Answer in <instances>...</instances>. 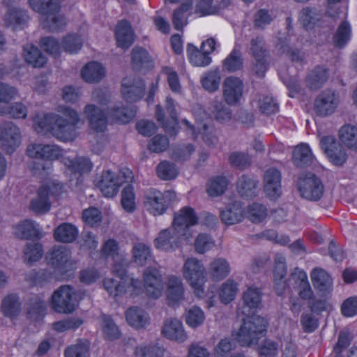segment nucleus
Segmentation results:
<instances>
[{
    "label": "nucleus",
    "mask_w": 357,
    "mask_h": 357,
    "mask_svg": "<svg viewBox=\"0 0 357 357\" xmlns=\"http://www.w3.org/2000/svg\"><path fill=\"white\" fill-rule=\"evenodd\" d=\"M40 47L47 54L56 58L61 54V45L56 38L47 36L40 39Z\"/></svg>",
    "instance_id": "nucleus-61"
},
{
    "label": "nucleus",
    "mask_w": 357,
    "mask_h": 357,
    "mask_svg": "<svg viewBox=\"0 0 357 357\" xmlns=\"http://www.w3.org/2000/svg\"><path fill=\"white\" fill-rule=\"evenodd\" d=\"M146 295L151 298H159L163 293L164 283L160 266L157 264L146 267L142 273V287Z\"/></svg>",
    "instance_id": "nucleus-8"
},
{
    "label": "nucleus",
    "mask_w": 357,
    "mask_h": 357,
    "mask_svg": "<svg viewBox=\"0 0 357 357\" xmlns=\"http://www.w3.org/2000/svg\"><path fill=\"white\" fill-rule=\"evenodd\" d=\"M230 271V264L223 257L214 258L208 266V273L214 280H223L229 275Z\"/></svg>",
    "instance_id": "nucleus-32"
},
{
    "label": "nucleus",
    "mask_w": 357,
    "mask_h": 357,
    "mask_svg": "<svg viewBox=\"0 0 357 357\" xmlns=\"http://www.w3.org/2000/svg\"><path fill=\"white\" fill-rule=\"evenodd\" d=\"M126 318L128 324L136 329L146 328L151 321L149 313L137 306L130 307L126 310Z\"/></svg>",
    "instance_id": "nucleus-28"
},
{
    "label": "nucleus",
    "mask_w": 357,
    "mask_h": 357,
    "mask_svg": "<svg viewBox=\"0 0 357 357\" xmlns=\"http://www.w3.org/2000/svg\"><path fill=\"white\" fill-rule=\"evenodd\" d=\"M132 66L136 70L151 68L153 67L152 60L148 52L143 47H135L132 50Z\"/></svg>",
    "instance_id": "nucleus-40"
},
{
    "label": "nucleus",
    "mask_w": 357,
    "mask_h": 357,
    "mask_svg": "<svg viewBox=\"0 0 357 357\" xmlns=\"http://www.w3.org/2000/svg\"><path fill=\"white\" fill-rule=\"evenodd\" d=\"M282 175L275 168L268 169L264 174V189L266 195L275 199L282 194Z\"/></svg>",
    "instance_id": "nucleus-20"
},
{
    "label": "nucleus",
    "mask_w": 357,
    "mask_h": 357,
    "mask_svg": "<svg viewBox=\"0 0 357 357\" xmlns=\"http://www.w3.org/2000/svg\"><path fill=\"white\" fill-rule=\"evenodd\" d=\"M181 236L174 230V227L162 230L154 240V245L156 249L172 252L180 246L179 239Z\"/></svg>",
    "instance_id": "nucleus-22"
},
{
    "label": "nucleus",
    "mask_w": 357,
    "mask_h": 357,
    "mask_svg": "<svg viewBox=\"0 0 357 357\" xmlns=\"http://www.w3.org/2000/svg\"><path fill=\"white\" fill-rule=\"evenodd\" d=\"M102 254L106 257H111L113 259L121 258L126 255L121 250L119 243L114 239H108L104 242L101 248Z\"/></svg>",
    "instance_id": "nucleus-62"
},
{
    "label": "nucleus",
    "mask_w": 357,
    "mask_h": 357,
    "mask_svg": "<svg viewBox=\"0 0 357 357\" xmlns=\"http://www.w3.org/2000/svg\"><path fill=\"white\" fill-rule=\"evenodd\" d=\"M109 115L122 123H128L135 115V111L132 109L122 107L121 105H116L109 111Z\"/></svg>",
    "instance_id": "nucleus-55"
},
{
    "label": "nucleus",
    "mask_w": 357,
    "mask_h": 357,
    "mask_svg": "<svg viewBox=\"0 0 357 357\" xmlns=\"http://www.w3.org/2000/svg\"><path fill=\"white\" fill-rule=\"evenodd\" d=\"M201 81L202 86L206 91L210 92L217 91L220 82V71L215 69L204 73L202 77Z\"/></svg>",
    "instance_id": "nucleus-53"
},
{
    "label": "nucleus",
    "mask_w": 357,
    "mask_h": 357,
    "mask_svg": "<svg viewBox=\"0 0 357 357\" xmlns=\"http://www.w3.org/2000/svg\"><path fill=\"white\" fill-rule=\"evenodd\" d=\"M182 122L186 126L188 134L191 135L193 138H197L200 135L206 145L215 146L217 144L218 137L212 125L206 122H197V127H195L187 119H183Z\"/></svg>",
    "instance_id": "nucleus-18"
},
{
    "label": "nucleus",
    "mask_w": 357,
    "mask_h": 357,
    "mask_svg": "<svg viewBox=\"0 0 357 357\" xmlns=\"http://www.w3.org/2000/svg\"><path fill=\"white\" fill-rule=\"evenodd\" d=\"M221 220L227 225H232L241 222L244 218V210L240 202H234L228 204L220 211Z\"/></svg>",
    "instance_id": "nucleus-29"
},
{
    "label": "nucleus",
    "mask_w": 357,
    "mask_h": 357,
    "mask_svg": "<svg viewBox=\"0 0 357 357\" xmlns=\"http://www.w3.org/2000/svg\"><path fill=\"white\" fill-rule=\"evenodd\" d=\"M77 301L73 288L63 285L55 290L52 296L51 305L59 313H71L76 307Z\"/></svg>",
    "instance_id": "nucleus-9"
},
{
    "label": "nucleus",
    "mask_w": 357,
    "mask_h": 357,
    "mask_svg": "<svg viewBox=\"0 0 357 357\" xmlns=\"http://www.w3.org/2000/svg\"><path fill=\"white\" fill-rule=\"evenodd\" d=\"M132 179L133 174L130 169H125L119 174L106 170L97 178L96 185L105 197H113L117 195L123 183H130Z\"/></svg>",
    "instance_id": "nucleus-5"
},
{
    "label": "nucleus",
    "mask_w": 357,
    "mask_h": 357,
    "mask_svg": "<svg viewBox=\"0 0 357 357\" xmlns=\"http://www.w3.org/2000/svg\"><path fill=\"white\" fill-rule=\"evenodd\" d=\"M83 41L81 37L77 34H68L63 37L62 47L64 51L68 54H76L82 48Z\"/></svg>",
    "instance_id": "nucleus-58"
},
{
    "label": "nucleus",
    "mask_w": 357,
    "mask_h": 357,
    "mask_svg": "<svg viewBox=\"0 0 357 357\" xmlns=\"http://www.w3.org/2000/svg\"><path fill=\"white\" fill-rule=\"evenodd\" d=\"M81 75L86 82L97 83L105 76V69L99 62H89L82 68Z\"/></svg>",
    "instance_id": "nucleus-31"
},
{
    "label": "nucleus",
    "mask_w": 357,
    "mask_h": 357,
    "mask_svg": "<svg viewBox=\"0 0 357 357\" xmlns=\"http://www.w3.org/2000/svg\"><path fill=\"white\" fill-rule=\"evenodd\" d=\"M165 107L169 114V119L167 120L165 119V115L162 111V107L158 105L156 106L157 120L163 127L165 132L172 133L176 130L178 121L176 105L172 98H166Z\"/></svg>",
    "instance_id": "nucleus-19"
},
{
    "label": "nucleus",
    "mask_w": 357,
    "mask_h": 357,
    "mask_svg": "<svg viewBox=\"0 0 357 357\" xmlns=\"http://www.w3.org/2000/svg\"><path fill=\"white\" fill-rule=\"evenodd\" d=\"M320 146L329 160L335 165H342L347 160V155L344 149L332 135L323 137Z\"/></svg>",
    "instance_id": "nucleus-14"
},
{
    "label": "nucleus",
    "mask_w": 357,
    "mask_h": 357,
    "mask_svg": "<svg viewBox=\"0 0 357 357\" xmlns=\"http://www.w3.org/2000/svg\"><path fill=\"white\" fill-rule=\"evenodd\" d=\"M121 206L128 213H132L136 209L135 194L133 187L130 185L126 186L121 192Z\"/></svg>",
    "instance_id": "nucleus-56"
},
{
    "label": "nucleus",
    "mask_w": 357,
    "mask_h": 357,
    "mask_svg": "<svg viewBox=\"0 0 357 357\" xmlns=\"http://www.w3.org/2000/svg\"><path fill=\"white\" fill-rule=\"evenodd\" d=\"M340 103L337 93L332 90L322 91L315 99L314 109L319 116H328L332 114Z\"/></svg>",
    "instance_id": "nucleus-17"
},
{
    "label": "nucleus",
    "mask_w": 357,
    "mask_h": 357,
    "mask_svg": "<svg viewBox=\"0 0 357 357\" xmlns=\"http://www.w3.org/2000/svg\"><path fill=\"white\" fill-rule=\"evenodd\" d=\"M211 110L213 117L218 121H227L231 117V112L229 108L221 101H213Z\"/></svg>",
    "instance_id": "nucleus-60"
},
{
    "label": "nucleus",
    "mask_w": 357,
    "mask_h": 357,
    "mask_svg": "<svg viewBox=\"0 0 357 357\" xmlns=\"http://www.w3.org/2000/svg\"><path fill=\"white\" fill-rule=\"evenodd\" d=\"M262 307V292L261 289L253 285L249 286L243 292L241 303L238 307V314L250 316L255 313Z\"/></svg>",
    "instance_id": "nucleus-12"
},
{
    "label": "nucleus",
    "mask_w": 357,
    "mask_h": 357,
    "mask_svg": "<svg viewBox=\"0 0 357 357\" xmlns=\"http://www.w3.org/2000/svg\"><path fill=\"white\" fill-rule=\"evenodd\" d=\"M341 142L349 149L357 151V127L347 124L339 130Z\"/></svg>",
    "instance_id": "nucleus-44"
},
{
    "label": "nucleus",
    "mask_w": 357,
    "mask_h": 357,
    "mask_svg": "<svg viewBox=\"0 0 357 357\" xmlns=\"http://www.w3.org/2000/svg\"><path fill=\"white\" fill-rule=\"evenodd\" d=\"M102 328L105 339L114 340L120 336V331L113 320L105 315L102 317Z\"/></svg>",
    "instance_id": "nucleus-63"
},
{
    "label": "nucleus",
    "mask_w": 357,
    "mask_h": 357,
    "mask_svg": "<svg viewBox=\"0 0 357 357\" xmlns=\"http://www.w3.org/2000/svg\"><path fill=\"white\" fill-rule=\"evenodd\" d=\"M314 159L312 150L309 145L301 143L294 148L293 152V162L298 167L310 165Z\"/></svg>",
    "instance_id": "nucleus-37"
},
{
    "label": "nucleus",
    "mask_w": 357,
    "mask_h": 357,
    "mask_svg": "<svg viewBox=\"0 0 357 357\" xmlns=\"http://www.w3.org/2000/svg\"><path fill=\"white\" fill-rule=\"evenodd\" d=\"M222 63L224 69L229 72L233 73L241 70L243 61L240 50L235 47Z\"/></svg>",
    "instance_id": "nucleus-51"
},
{
    "label": "nucleus",
    "mask_w": 357,
    "mask_h": 357,
    "mask_svg": "<svg viewBox=\"0 0 357 357\" xmlns=\"http://www.w3.org/2000/svg\"><path fill=\"white\" fill-rule=\"evenodd\" d=\"M248 52L253 58L269 57L264 36H256L253 37L250 40Z\"/></svg>",
    "instance_id": "nucleus-52"
},
{
    "label": "nucleus",
    "mask_w": 357,
    "mask_h": 357,
    "mask_svg": "<svg viewBox=\"0 0 357 357\" xmlns=\"http://www.w3.org/2000/svg\"><path fill=\"white\" fill-rule=\"evenodd\" d=\"M102 283L104 289L112 297L122 296L125 294L137 295L142 291V281L132 277H126L119 280L105 278Z\"/></svg>",
    "instance_id": "nucleus-7"
},
{
    "label": "nucleus",
    "mask_w": 357,
    "mask_h": 357,
    "mask_svg": "<svg viewBox=\"0 0 357 357\" xmlns=\"http://www.w3.org/2000/svg\"><path fill=\"white\" fill-rule=\"evenodd\" d=\"M183 275L199 296L204 293L207 273L204 264L194 257L188 258L182 268Z\"/></svg>",
    "instance_id": "nucleus-6"
},
{
    "label": "nucleus",
    "mask_w": 357,
    "mask_h": 357,
    "mask_svg": "<svg viewBox=\"0 0 357 357\" xmlns=\"http://www.w3.org/2000/svg\"><path fill=\"white\" fill-rule=\"evenodd\" d=\"M1 311L8 317H15L21 311V303L19 298L14 294H10L4 298L1 303Z\"/></svg>",
    "instance_id": "nucleus-48"
},
{
    "label": "nucleus",
    "mask_w": 357,
    "mask_h": 357,
    "mask_svg": "<svg viewBox=\"0 0 357 357\" xmlns=\"http://www.w3.org/2000/svg\"><path fill=\"white\" fill-rule=\"evenodd\" d=\"M145 84L139 78H126L122 82L121 93L123 98L129 102L140 100L144 94Z\"/></svg>",
    "instance_id": "nucleus-23"
},
{
    "label": "nucleus",
    "mask_w": 357,
    "mask_h": 357,
    "mask_svg": "<svg viewBox=\"0 0 357 357\" xmlns=\"http://www.w3.org/2000/svg\"><path fill=\"white\" fill-rule=\"evenodd\" d=\"M115 37L118 47L126 50L132 45L134 42V33L128 22L122 20L117 24Z\"/></svg>",
    "instance_id": "nucleus-30"
},
{
    "label": "nucleus",
    "mask_w": 357,
    "mask_h": 357,
    "mask_svg": "<svg viewBox=\"0 0 357 357\" xmlns=\"http://www.w3.org/2000/svg\"><path fill=\"white\" fill-rule=\"evenodd\" d=\"M29 20L27 11L18 6H8L4 15V24L8 27L17 29L26 24Z\"/></svg>",
    "instance_id": "nucleus-26"
},
{
    "label": "nucleus",
    "mask_w": 357,
    "mask_h": 357,
    "mask_svg": "<svg viewBox=\"0 0 357 357\" xmlns=\"http://www.w3.org/2000/svg\"><path fill=\"white\" fill-rule=\"evenodd\" d=\"M311 280L314 288L326 294L333 289V280L331 276L322 268H314L311 273Z\"/></svg>",
    "instance_id": "nucleus-35"
},
{
    "label": "nucleus",
    "mask_w": 357,
    "mask_h": 357,
    "mask_svg": "<svg viewBox=\"0 0 357 357\" xmlns=\"http://www.w3.org/2000/svg\"><path fill=\"white\" fill-rule=\"evenodd\" d=\"M48 264L64 275L76 268V263L70 258V251L66 246H55L47 257Z\"/></svg>",
    "instance_id": "nucleus-10"
},
{
    "label": "nucleus",
    "mask_w": 357,
    "mask_h": 357,
    "mask_svg": "<svg viewBox=\"0 0 357 357\" xmlns=\"http://www.w3.org/2000/svg\"><path fill=\"white\" fill-rule=\"evenodd\" d=\"M204 319V312L197 306L189 308L185 314V322L191 328H196L202 325Z\"/></svg>",
    "instance_id": "nucleus-59"
},
{
    "label": "nucleus",
    "mask_w": 357,
    "mask_h": 357,
    "mask_svg": "<svg viewBox=\"0 0 357 357\" xmlns=\"http://www.w3.org/2000/svg\"><path fill=\"white\" fill-rule=\"evenodd\" d=\"M57 113H38L33 119L34 130L41 135L50 133L61 142L73 141L77 136V112L66 106H59Z\"/></svg>",
    "instance_id": "nucleus-1"
},
{
    "label": "nucleus",
    "mask_w": 357,
    "mask_h": 357,
    "mask_svg": "<svg viewBox=\"0 0 357 357\" xmlns=\"http://www.w3.org/2000/svg\"><path fill=\"white\" fill-rule=\"evenodd\" d=\"M238 291V283L233 279H228L220 288L219 298L222 303L228 304L234 301Z\"/></svg>",
    "instance_id": "nucleus-46"
},
{
    "label": "nucleus",
    "mask_w": 357,
    "mask_h": 357,
    "mask_svg": "<svg viewBox=\"0 0 357 357\" xmlns=\"http://www.w3.org/2000/svg\"><path fill=\"white\" fill-rule=\"evenodd\" d=\"M266 328L267 321L264 317H250L243 320L240 328L233 333V337L241 347H251L257 344Z\"/></svg>",
    "instance_id": "nucleus-4"
},
{
    "label": "nucleus",
    "mask_w": 357,
    "mask_h": 357,
    "mask_svg": "<svg viewBox=\"0 0 357 357\" xmlns=\"http://www.w3.org/2000/svg\"><path fill=\"white\" fill-rule=\"evenodd\" d=\"M23 56L26 62L34 68H41L47 62L46 57L40 50L30 44L24 46Z\"/></svg>",
    "instance_id": "nucleus-39"
},
{
    "label": "nucleus",
    "mask_w": 357,
    "mask_h": 357,
    "mask_svg": "<svg viewBox=\"0 0 357 357\" xmlns=\"http://www.w3.org/2000/svg\"><path fill=\"white\" fill-rule=\"evenodd\" d=\"M298 188L303 198L313 202L319 200L324 192L321 181L312 174L301 176L298 181Z\"/></svg>",
    "instance_id": "nucleus-11"
},
{
    "label": "nucleus",
    "mask_w": 357,
    "mask_h": 357,
    "mask_svg": "<svg viewBox=\"0 0 357 357\" xmlns=\"http://www.w3.org/2000/svg\"><path fill=\"white\" fill-rule=\"evenodd\" d=\"M90 343L86 340H79L65 349V357H89Z\"/></svg>",
    "instance_id": "nucleus-50"
},
{
    "label": "nucleus",
    "mask_w": 357,
    "mask_h": 357,
    "mask_svg": "<svg viewBox=\"0 0 357 357\" xmlns=\"http://www.w3.org/2000/svg\"><path fill=\"white\" fill-rule=\"evenodd\" d=\"M236 189L241 197L252 199L257 195L258 181L254 178L243 174L238 179Z\"/></svg>",
    "instance_id": "nucleus-33"
},
{
    "label": "nucleus",
    "mask_w": 357,
    "mask_h": 357,
    "mask_svg": "<svg viewBox=\"0 0 357 357\" xmlns=\"http://www.w3.org/2000/svg\"><path fill=\"white\" fill-rule=\"evenodd\" d=\"M61 162L66 167L67 171L73 174L89 172L93 167L91 161L84 157L70 158V157L64 156Z\"/></svg>",
    "instance_id": "nucleus-34"
},
{
    "label": "nucleus",
    "mask_w": 357,
    "mask_h": 357,
    "mask_svg": "<svg viewBox=\"0 0 357 357\" xmlns=\"http://www.w3.org/2000/svg\"><path fill=\"white\" fill-rule=\"evenodd\" d=\"M51 208V203L49 200L48 193L45 187H40L36 197L33 198L30 203V209L36 213H45Z\"/></svg>",
    "instance_id": "nucleus-38"
},
{
    "label": "nucleus",
    "mask_w": 357,
    "mask_h": 357,
    "mask_svg": "<svg viewBox=\"0 0 357 357\" xmlns=\"http://www.w3.org/2000/svg\"><path fill=\"white\" fill-rule=\"evenodd\" d=\"M197 220L195 211L190 207L185 206L174 215L172 225L175 231L188 239L192 236L190 227L196 225Z\"/></svg>",
    "instance_id": "nucleus-13"
},
{
    "label": "nucleus",
    "mask_w": 357,
    "mask_h": 357,
    "mask_svg": "<svg viewBox=\"0 0 357 357\" xmlns=\"http://www.w3.org/2000/svg\"><path fill=\"white\" fill-rule=\"evenodd\" d=\"M19 128L11 122L0 126V144L7 153H12L20 143Z\"/></svg>",
    "instance_id": "nucleus-15"
},
{
    "label": "nucleus",
    "mask_w": 357,
    "mask_h": 357,
    "mask_svg": "<svg viewBox=\"0 0 357 357\" xmlns=\"http://www.w3.org/2000/svg\"><path fill=\"white\" fill-rule=\"evenodd\" d=\"M84 113L87 118L91 129L98 132L105 131L107 120L105 113L99 107L93 104L85 106Z\"/></svg>",
    "instance_id": "nucleus-25"
},
{
    "label": "nucleus",
    "mask_w": 357,
    "mask_h": 357,
    "mask_svg": "<svg viewBox=\"0 0 357 357\" xmlns=\"http://www.w3.org/2000/svg\"><path fill=\"white\" fill-rule=\"evenodd\" d=\"M222 87L226 102L230 105L238 103L243 96V81L238 77L231 76L225 79Z\"/></svg>",
    "instance_id": "nucleus-21"
},
{
    "label": "nucleus",
    "mask_w": 357,
    "mask_h": 357,
    "mask_svg": "<svg viewBox=\"0 0 357 357\" xmlns=\"http://www.w3.org/2000/svg\"><path fill=\"white\" fill-rule=\"evenodd\" d=\"M43 255L42 244L38 242H31L26 244L23 250L24 261L29 265L39 261Z\"/></svg>",
    "instance_id": "nucleus-45"
},
{
    "label": "nucleus",
    "mask_w": 357,
    "mask_h": 357,
    "mask_svg": "<svg viewBox=\"0 0 357 357\" xmlns=\"http://www.w3.org/2000/svg\"><path fill=\"white\" fill-rule=\"evenodd\" d=\"M165 348L159 343L142 344L135 347L136 357H164Z\"/></svg>",
    "instance_id": "nucleus-49"
},
{
    "label": "nucleus",
    "mask_w": 357,
    "mask_h": 357,
    "mask_svg": "<svg viewBox=\"0 0 357 357\" xmlns=\"http://www.w3.org/2000/svg\"><path fill=\"white\" fill-rule=\"evenodd\" d=\"M167 294L169 300L174 303L184 300V287L180 278L174 275L168 277Z\"/></svg>",
    "instance_id": "nucleus-36"
},
{
    "label": "nucleus",
    "mask_w": 357,
    "mask_h": 357,
    "mask_svg": "<svg viewBox=\"0 0 357 357\" xmlns=\"http://www.w3.org/2000/svg\"><path fill=\"white\" fill-rule=\"evenodd\" d=\"M14 235L20 239L41 238L43 232L39 225L31 220H24L13 227Z\"/></svg>",
    "instance_id": "nucleus-27"
},
{
    "label": "nucleus",
    "mask_w": 357,
    "mask_h": 357,
    "mask_svg": "<svg viewBox=\"0 0 357 357\" xmlns=\"http://www.w3.org/2000/svg\"><path fill=\"white\" fill-rule=\"evenodd\" d=\"M161 334L168 340L180 343L185 342L188 337L182 322L175 318H169L165 320Z\"/></svg>",
    "instance_id": "nucleus-24"
},
{
    "label": "nucleus",
    "mask_w": 357,
    "mask_h": 357,
    "mask_svg": "<svg viewBox=\"0 0 357 357\" xmlns=\"http://www.w3.org/2000/svg\"><path fill=\"white\" fill-rule=\"evenodd\" d=\"M351 26L346 22H342L338 26L336 33L333 37V43L335 45L339 48L344 47L349 42L351 38Z\"/></svg>",
    "instance_id": "nucleus-54"
},
{
    "label": "nucleus",
    "mask_w": 357,
    "mask_h": 357,
    "mask_svg": "<svg viewBox=\"0 0 357 357\" xmlns=\"http://www.w3.org/2000/svg\"><path fill=\"white\" fill-rule=\"evenodd\" d=\"M26 154L29 158L40 159L46 162H34L31 169L32 174L39 178H43L53 172L52 161L62 159L63 150L56 144H45L41 143H32L26 148Z\"/></svg>",
    "instance_id": "nucleus-2"
},
{
    "label": "nucleus",
    "mask_w": 357,
    "mask_h": 357,
    "mask_svg": "<svg viewBox=\"0 0 357 357\" xmlns=\"http://www.w3.org/2000/svg\"><path fill=\"white\" fill-rule=\"evenodd\" d=\"M174 197V192L167 190L164 194L155 190H149L145 195L148 210L154 215H162L167 208V199Z\"/></svg>",
    "instance_id": "nucleus-16"
},
{
    "label": "nucleus",
    "mask_w": 357,
    "mask_h": 357,
    "mask_svg": "<svg viewBox=\"0 0 357 357\" xmlns=\"http://www.w3.org/2000/svg\"><path fill=\"white\" fill-rule=\"evenodd\" d=\"M259 111L264 114L271 115L278 111V105L274 98L269 96H262L257 101Z\"/></svg>",
    "instance_id": "nucleus-64"
},
{
    "label": "nucleus",
    "mask_w": 357,
    "mask_h": 357,
    "mask_svg": "<svg viewBox=\"0 0 357 357\" xmlns=\"http://www.w3.org/2000/svg\"><path fill=\"white\" fill-rule=\"evenodd\" d=\"M328 77L326 68L318 66L311 70L307 76V85L310 89L317 90L323 86Z\"/></svg>",
    "instance_id": "nucleus-41"
},
{
    "label": "nucleus",
    "mask_w": 357,
    "mask_h": 357,
    "mask_svg": "<svg viewBox=\"0 0 357 357\" xmlns=\"http://www.w3.org/2000/svg\"><path fill=\"white\" fill-rule=\"evenodd\" d=\"M267 215L266 207L259 203H253L248 206L247 208L248 218L254 223L262 222Z\"/></svg>",
    "instance_id": "nucleus-57"
},
{
    "label": "nucleus",
    "mask_w": 357,
    "mask_h": 357,
    "mask_svg": "<svg viewBox=\"0 0 357 357\" xmlns=\"http://www.w3.org/2000/svg\"><path fill=\"white\" fill-rule=\"evenodd\" d=\"M77 234L76 227L70 223H63L54 230V237L59 242L71 243L75 240Z\"/></svg>",
    "instance_id": "nucleus-42"
},
{
    "label": "nucleus",
    "mask_w": 357,
    "mask_h": 357,
    "mask_svg": "<svg viewBox=\"0 0 357 357\" xmlns=\"http://www.w3.org/2000/svg\"><path fill=\"white\" fill-rule=\"evenodd\" d=\"M187 52L190 62L195 66L204 67L211 63V57L204 51H199L195 45L188 44Z\"/></svg>",
    "instance_id": "nucleus-47"
},
{
    "label": "nucleus",
    "mask_w": 357,
    "mask_h": 357,
    "mask_svg": "<svg viewBox=\"0 0 357 357\" xmlns=\"http://www.w3.org/2000/svg\"><path fill=\"white\" fill-rule=\"evenodd\" d=\"M29 3L34 11L41 15L44 29L59 31L65 27L66 20L60 12V0H29Z\"/></svg>",
    "instance_id": "nucleus-3"
},
{
    "label": "nucleus",
    "mask_w": 357,
    "mask_h": 357,
    "mask_svg": "<svg viewBox=\"0 0 357 357\" xmlns=\"http://www.w3.org/2000/svg\"><path fill=\"white\" fill-rule=\"evenodd\" d=\"M132 261L137 265L143 266L153 259L151 248L143 243H135L132 249Z\"/></svg>",
    "instance_id": "nucleus-43"
}]
</instances>
